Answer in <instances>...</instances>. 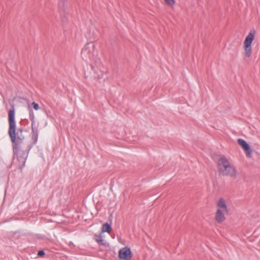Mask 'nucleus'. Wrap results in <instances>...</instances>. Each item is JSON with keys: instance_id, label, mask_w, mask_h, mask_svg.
I'll return each instance as SVG.
<instances>
[{"instance_id": "0eeeda50", "label": "nucleus", "mask_w": 260, "mask_h": 260, "mask_svg": "<svg viewBox=\"0 0 260 260\" xmlns=\"http://www.w3.org/2000/svg\"><path fill=\"white\" fill-rule=\"evenodd\" d=\"M237 142L238 144L245 151L246 157L251 158L252 156V150L248 144L244 140L242 139H238Z\"/></svg>"}, {"instance_id": "7ed1b4c3", "label": "nucleus", "mask_w": 260, "mask_h": 260, "mask_svg": "<svg viewBox=\"0 0 260 260\" xmlns=\"http://www.w3.org/2000/svg\"><path fill=\"white\" fill-rule=\"evenodd\" d=\"M216 207L215 219L218 223L222 222L225 219V215L228 213V209L223 198H221L217 201Z\"/></svg>"}, {"instance_id": "20e7f679", "label": "nucleus", "mask_w": 260, "mask_h": 260, "mask_svg": "<svg viewBox=\"0 0 260 260\" xmlns=\"http://www.w3.org/2000/svg\"><path fill=\"white\" fill-rule=\"evenodd\" d=\"M255 31H251L246 36L244 43L243 49L244 55L249 57L252 54V43L254 39Z\"/></svg>"}, {"instance_id": "1a4fd4ad", "label": "nucleus", "mask_w": 260, "mask_h": 260, "mask_svg": "<svg viewBox=\"0 0 260 260\" xmlns=\"http://www.w3.org/2000/svg\"><path fill=\"white\" fill-rule=\"evenodd\" d=\"M102 234H103L101 233L100 234L95 236V240L100 245H105Z\"/></svg>"}, {"instance_id": "39448f33", "label": "nucleus", "mask_w": 260, "mask_h": 260, "mask_svg": "<svg viewBox=\"0 0 260 260\" xmlns=\"http://www.w3.org/2000/svg\"><path fill=\"white\" fill-rule=\"evenodd\" d=\"M8 120L9 123V134L12 142L16 141V123L15 121V111L14 109L10 110L8 114Z\"/></svg>"}, {"instance_id": "f03ea898", "label": "nucleus", "mask_w": 260, "mask_h": 260, "mask_svg": "<svg viewBox=\"0 0 260 260\" xmlns=\"http://www.w3.org/2000/svg\"><path fill=\"white\" fill-rule=\"evenodd\" d=\"M95 48V45L92 42L86 44L81 53L82 59L89 64L93 63L97 56Z\"/></svg>"}, {"instance_id": "9d476101", "label": "nucleus", "mask_w": 260, "mask_h": 260, "mask_svg": "<svg viewBox=\"0 0 260 260\" xmlns=\"http://www.w3.org/2000/svg\"><path fill=\"white\" fill-rule=\"evenodd\" d=\"M166 4L170 6L173 7L175 5V0H165Z\"/></svg>"}, {"instance_id": "6e6552de", "label": "nucleus", "mask_w": 260, "mask_h": 260, "mask_svg": "<svg viewBox=\"0 0 260 260\" xmlns=\"http://www.w3.org/2000/svg\"><path fill=\"white\" fill-rule=\"evenodd\" d=\"M112 231V228L110 224L108 223H105L102 225V232L101 233H103L105 232H107L108 233H110Z\"/></svg>"}, {"instance_id": "423d86ee", "label": "nucleus", "mask_w": 260, "mask_h": 260, "mask_svg": "<svg viewBox=\"0 0 260 260\" xmlns=\"http://www.w3.org/2000/svg\"><path fill=\"white\" fill-rule=\"evenodd\" d=\"M118 257L120 260H131L132 257V252L131 249L125 247L119 250Z\"/></svg>"}, {"instance_id": "f8f14e48", "label": "nucleus", "mask_w": 260, "mask_h": 260, "mask_svg": "<svg viewBox=\"0 0 260 260\" xmlns=\"http://www.w3.org/2000/svg\"><path fill=\"white\" fill-rule=\"evenodd\" d=\"M45 254L43 250L39 251L38 255L40 256H43Z\"/></svg>"}, {"instance_id": "f257e3e1", "label": "nucleus", "mask_w": 260, "mask_h": 260, "mask_svg": "<svg viewBox=\"0 0 260 260\" xmlns=\"http://www.w3.org/2000/svg\"><path fill=\"white\" fill-rule=\"evenodd\" d=\"M216 163L220 174L231 177L236 176L237 171L235 167L225 156H220Z\"/></svg>"}, {"instance_id": "9b49d317", "label": "nucleus", "mask_w": 260, "mask_h": 260, "mask_svg": "<svg viewBox=\"0 0 260 260\" xmlns=\"http://www.w3.org/2000/svg\"><path fill=\"white\" fill-rule=\"evenodd\" d=\"M32 105L36 110H38L39 109V106L37 103H36L35 102H33L32 103Z\"/></svg>"}]
</instances>
